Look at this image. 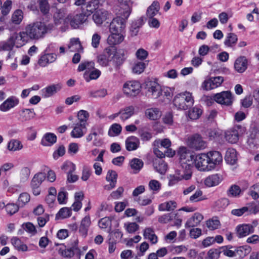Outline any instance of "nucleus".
Instances as JSON below:
<instances>
[{
    "label": "nucleus",
    "mask_w": 259,
    "mask_h": 259,
    "mask_svg": "<svg viewBox=\"0 0 259 259\" xmlns=\"http://www.w3.org/2000/svg\"><path fill=\"white\" fill-rule=\"evenodd\" d=\"M71 215V209L68 207H63L60 209L56 215V219H63L70 217Z\"/></svg>",
    "instance_id": "51"
},
{
    "label": "nucleus",
    "mask_w": 259,
    "mask_h": 259,
    "mask_svg": "<svg viewBox=\"0 0 259 259\" xmlns=\"http://www.w3.org/2000/svg\"><path fill=\"white\" fill-rule=\"evenodd\" d=\"M213 100L219 104L230 106L233 103L234 97L230 91H223L215 94L213 96Z\"/></svg>",
    "instance_id": "6"
},
{
    "label": "nucleus",
    "mask_w": 259,
    "mask_h": 259,
    "mask_svg": "<svg viewBox=\"0 0 259 259\" xmlns=\"http://www.w3.org/2000/svg\"><path fill=\"white\" fill-rule=\"evenodd\" d=\"M89 94L91 97L103 98L107 95V91L106 89H102L95 91H90Z\"/></svg>",
    "instance_id": "58"
},
{
    "label": "nucleus",
    "mask_w": 259,
    "mask_h": 259,
    "mask_svg": "<svg viewBox=\"0 0 259 259\" xmlns=\"http://www.w3.org/2000/svg\"><path fill=\"white\" fill-rule=\"evenodd\" d=\"M154 152L156 156L158 157L157 158L161 159L164 157L165 156H167L168 157H172L175 155V151L171 150V149L167 150V151L165 150L164 152L161 151L157 148H155L154 149Z\"/></svg>",
    "instance_id": "53"
},
{
    "label": "nucleus",
    "mask_w": 259,
    "mask_h": 259,
    "mask_svg": "<svg viewBox=\"0 0 259 259\" xmlns=\"http://www.w3.org/2000/svg\"><path fill=\"white\" fill-rule=\"evenodd\" d=\"M30 197L27 193L21 194L18 198L19 205L23 206L30 201Z\"/></svg>",
    "instance_id": "62"
},
{
    "label": "nucleus",
    "mask_w": 259,
    "mask_h": 259,
    "mask_svg": "<svg viewBox=\"0 0 259 259\" xmlns=\"http://www.w3.org/2000/svg\"><path fill=\"white\" fill-rule=\"evenodd\" d=\"M52 29V25H46L40 21H36L27 25L24 30L19 33L21 42H17V48H19L30 40H38L43 38Z\"/></svg>",
    "instance_id": "1"
},
{
    "label": "nucleus",
    "mask_w": 259,
    "mask_h": 259,
    "mask_svg": "<svg viewBox=\"0 0 259 259\" xmlns=\"http://www.w3.org/2000/svg\"><path fill=\"white\" fill-rule=\"evenodd\" d=\"M95 68V63L93 61H84L81 63L78 67L79 72L85 70V72H90Z\"/></svg>",
    "instance_id": "48"
},
{
    "label": "nucleus",
    "mask_w": 259,
    "mask_h": 259,
    "mask_svg": "<svg viewBox=\"0 0 259 259\" xmlns=\"http://www.w3.org/2000/svg\"><path fill=\"white\" fill-rule=\"evenodd\" d=\"M19 99L15 96H10L0 105V110L7 112L18 105Z\"/></svg>",
    "instance_id": "16"
},
{
    "label": "nucleus",
    "mask_w": 259,
    "mask_h": 259,
    "mask_svg": "<svg viewBox=\"0 0 259 259\" xmlns=\"http://www.w3.org/2000/svg\"><path fill=\"white\" fill-rule=\"evenodd\" d=\"M159 9V3L157 1H154L147 10V17L149 18H153L158 12Z\"/></svg>",
    "instance_id": "40"
},
{
    "label": "nucleus",
    "mask_w": 259,
    "mask_h": 259,
    "mask_svg": "<svg viewBox=\"0 0 259 259\" xmlns=\"http://www.w3.org/2000/svg\"><path fill=\"white\" fill-rule=\"evenodd\" d=\"M226 161L231 164H235L237 160V152L233 148H229L227 150L225 155Z\"/></svg>",
    "instance_id": "34"
},
{
    "label": "nucleus",
    "mask_w": 259,
    "mask_h": 259,
    "mask_svg": "<svg viewBox=\"0 0 259 259\" xmlns=\"http://www.w3.org/2000/svg\"><path fill=\"white\" fill-rule=\"evenodd\" d=\"M234 69L239 73L244 72L247 68V60L244 56H240L234 62Z\"/></svg>",
    "instance_id": "23"
},
{
    "label": "nucleus",
    "mask_w": 259,
    "mask_h": 259,
    "mask_svg": "<svg viewBox=\"0 0 259 259\" xmlns=\"http://www.w3.org/2000/svg\"><path fill=\"white\" fill-rule=\"evenodd\" d=\"M57 137L53 133H47L43 137L41 143L45 146H50L56 143Z\"/></svg>",
    "instance_id": "38"
},
{
    "label": "nucleus",
    "mask_w": 259,
    "mask_h": 259,
    "mask_svg": "<svg viewBox=\"0 0 259 259\" xmlns=\"http://www.w3.org/2000/svg\"><path fill=\"white\" fill-rule=\"evenodd\" d=\"M35 115L33 109H23L20 114V116L23 121L30 120L34 118Z\"/></svg>",
    "instance_id": "42"
},
{
    "label": "nucleus",
    "mask_w": 259,
    "mask_h": 259,
    "mask_svg": "<svg viewBox=\"0 0 259 259\" xmlns=\"http://www.w3.org/2000/svg\"><path fill=\"white\" fill-rule=\"evenodd\" d=\"M141 85L139 81L133 80L125 82L123 87V92L128 96L135 97L140 92Z\"/></svg>",
    "instance_id": "8"
},
{
    "label": "nucleus",
    "mask_w": 259,
    "mask_h": 259,
    "mask_svg": "<svg viewBox=\"0 0 259 259\" xmlns=\"http://www.w3.org/2000/svg\"><path fill=\"white\" fill-rule=\"evenodd\" d=\"M56 59V55L47 54L42 56L38 61V64L41 67H45L48 64L54 62Z\"/></svg>",
    "instance_id": "32"
},
{
    "label": "nucleus",
    "mask_w": 259,
    "mask_h": 259,
    "mask_svg": "<svg viewBox=\"0 0 259 259\" xmlns=\"http://www.w3.org/2000/svg\"><path fill=\"white\" fill-rule=\"evenodd\" d=\"M253 228L250 225L243 224L236 228V234L238 237L242 238L253 232Z\"/></svg>",
    "instance_id": "22"
},
{
    "label": "nucleus",
    "mask_w": 259,
    "mask_h": 259,
    "mask_svg": "<svg viewBox=\"0 0 259 259\" xmlns=\"http://www.w3.org/2000/svg\"><path fill=\"white\" fill-rule=\"evenodd\" d=\"M60 84H52L41 90L42 96L45 98L52 96L61 89Z\"/></svg>",
    "instance_id": "25"
},
{
    "label": "nucleus",
    "mask_w": 259,
    "mask_h": 259,
    "mask_svg": "<svg viewBox=\"0 0 259 259\" xmlns=\"http://www.w3.org/2000/svg\"><path fill=\"white\" fill-rule=\"evenodd\" d=\"M121 126L118 123H114L110 127L109 135L110 136H115L119 135L121 131Z\"/></svg>",
    "instance_id": "60"
},
{
    "label": "nucleus",
    "mask_w": 259,
    "mask_h": 259,
    "mask_svg": "<svg viewBox=\"0 0 259 259\" xmlns=\"http://www.w3.org/2000/svg\"><path fill=\"white\" fill-rule=\"evenodd\" d=\"M21 42L19 33H15L6 41L0 42V51H10L14 46L17 47V43Z\"/></svg>",
    "instance_id": "12"
},
{
    "label": "nucleus",
    "mask_w": 259,
    "mask_h": 259,
    "mask_svg": "<svg viewBox=\"0 0 259 259\" xmlns=\"http://www.w3.org/2000/svg\"><path fill=\"white\" fill-rule=\"evenodd\" d=\"M222 181V177L219 174H214L207 177L204 181L205 185L208 187L218 185Z\"/></svg>",
    "instance_id": "27"
},
{
    "label": "nucleus",
    "mask_w": 259,
    "mask_h": 259,
    "mask_svg": "<svg viewBox=\"0 0 259 259\" xmlns=\"http://www.w3.org/2000/svg\"><path fill=\"white\" fill-rule=\"evenodd\" d=\"M209 162V170L215 168L223 161V157L220 152L216 151H210L207 153Z\"/></svg>",
    "instance_id": "13"
},
{
    "label": "nucleus",
    "mask_w": 259,
    "mask_h": 259,
    "mask_svg": "<svg viewBox=\"0 0 259 259\" xmlns=\"http://www.w3.org/2000/svg\"><path fill=\"white\" fill-rule=\"evenodd\" d=\"M102 128L98 125H95L92 127L90 133L86 137L87 142H90L93 140V145L95 146H100L102 144L101 139L98 138L99 135L103 134Z\"/></svg>",
    "instance_id": "7"
},
{
    "label": "nucleus",
    "mask_w": 259,
    "mask_h": 259,
    "mask_svg": "<svg viewBox=\"0 0 259 259\" xmlns=\"http://www.w3.org/2000/svg\"><path fill=\"white\" fill-rule=\"evenodd\" d=\"M46 177L45 174L42 172L37 173L34 176L31 181L30 185L34 195H38L40 194L39 187L45 180Z\"/></svg>",
    "instance_id": "11"
},
{
    "label": "nucleus",
    "mask_w": 259,
    "mask_h": 259,
    "mask_svg": "<svg viewBox=\"0 0 259 259\" xmlns=\"http://www.w3.org/2000/svg\"><path fill=\"white\" fill-rule=\"evenodd\" d=\"M67 167H70L69 170L67 172V181L69 183L76 182L78 180V177L77 175L72 174L75 169V164L72 163H70L69 164H64L62 166V169L66 170Z\"/></svg>",
    "instance_id": "31"
},
{
    "label": "nucleus",
    "mask_w": 259,
    "mask_h": 259,
    "mask_svg": "<svg viewBox=\"0 0 259 259\" xmlns=\"http://www.w3.org/2000/svg\"><path fill=\"white\" fill-rule=\"evenodd\" d=\"M177 207V203L174 201H169L160 204L158 206L159 211H172Z\"/></svg>",
    "instance_id": "49"
},
{
    "label": "nucleus",
    "mask_w": 259,
    "mask_h": 259,
    "mask_svg": "<svg viewBox=\"0 0 259 259\" xmlns=\"http://www.w3.org/2000/svg\"><path fill=\"white\" fill-rule=\"evenodd\" d=\"M177 215V213H166L161 216H160L158 219V221L160 223L166 224L174 220V219H175Z\"/></svg>",
    "instance_id": "55"
},
{
    "label": "nucleus",
    "mask_w": 259,
    "mask_h": 259,
    "mask_svg": "<svg viewBox=\"0 0 259 259\" xmlns=\"http://www.w3.org/2000/svg\"><path fill=\"white\" fill-rule=\"evenodd\" d=\"M130 165L133 169L139 171L143 166V162L141 159L135 158L131 161Z\"/></svg>",
    "instance_id": "56"
},
{
    "label": "nucleus",
    "mask_w": 259,
    "mask_h": 259,
    "mask_svg": "<svg viewBox=\"0 0 259 259\" xmlns=\"http://www.w3.org/2000/svg\"><path fill=\"white\" fill-rule=\"evenodd\" d=\"M11 242L15 248L18 251H26L28 250L27 246L17 237H12Z\"/></svg>",
    "instance_id": "36"
},
{
    "label": "nucleus",
    "mask_w": 259,
    "mask_h": 259,
    "mask_svg": "<svg viewBox=\"0 0 259 259\" xmlns=\"http://www.w3.org/2000/svg\"><path fill=\"white\" fill-rule=\"evenodd\" d=\"M23 19V13L22 10L18 9L12 14L11 20L15 24H19Z\"/></svg>",
    "instance_id": "52"
},
{
    "label": "nucleus",
    "mask_w": 259,
    "mask_h": 259,
    "mask_svg": "<svg viewBox=\"0 0 259 259\" xmlns=\"http://www.w3.org/2000/svg\"><path fill=\"white\" fill-rule=\"evenodd\" d=\"M87 131V126H83L81 123H76L74 124L73 129L71 133V136L75 138L82 137Z\"/></svg>",
    "instance_id": "28"
},
{
    "label": "nucleus",
    "mask_w": 259,
    "mask_h": 259,
    "mask_svg": "<svg viewBox=\"0 0 259 259\" xmlns=\"http://www.w3.org/2000/svg\"><path fill=\"white\" fill-rule=\"evenodd\" d=\"M238 40L237 35L233 33H229L227 34L224 44L228 47H232L235 45Z\"/></svg>",
    "instance_id": "54"
},
{
    "label": "nucleus",
    "mask_w": 259,
    "mask_h": 259,
    "mask_svg": "<svg viewBox=\"0 0 259 259\" xmlns=\"http://www.w3.org/2000/svg\"><path fill=\"white\" fill-rule=\"evenodd\" d=\"M68 47L71 52H80L83 50L78 38H71Z\"/></svg>",
    "instance_id": "39"
},
{
    "label": "nucleus",
    "mask_w": 259,
    "mask_h": 259,
    "mask_svg": "<svg viewBox=\"0 0 259 259\" xmlns=\"http://www.w3.org/2000/svg\"><path fill=\"white\" fill-rule=\"evenodd\" d=\"M117 176V174L115 171L113 170L108 171L106 176V180L109 182V184L104 186V189L105 190L110 191L116 187Z\"/></svg>",
    "instance_id": "17"
},
{
    "label": "nucleus",
    "mask_w": 259,
    "mask_h": 259,
    "mask_svg": "<svg viewBox=\"0 0 259 259\" xmlns=\"http://www.w3.org/2000/svg\"><path fill=\"white\" fill-rule=\"evenodd\" d=\"M232 248H234V247L232 246H223L221 248L222 252H223L225 255L231 257L237 256V255L239 254V252H242V251L239 248H235L234 250L231 249Z\"/></svg>",
    "instance_id": "37"
},
{
    "label": "nucleus",
    "mask_w": 259,
    "mask_h": 259,
    "mask_svg": "<svg viewBox=\"0 0 259 259\" xmlns=\"http://www.w3.org/2000/svg\"><path fill=\"white\" fill-rule=\"evenodd\" d=\"M194 99L191 93L185 92L177 95L174 99V104L178 109L186 110L193 105Z\"/></svg>",
    "instance_id": "3"
},
{
    "label": "nucleus",
    "mask_w": 259,
    "mask_h": 259,
    "mask_svg": "<svg viewBox=\"0 0 259 259\" xmlns=\"http://www.w3.org/2000/svg\"><path fill=\"white\" fill-rule=\"evenodd\" d=\"M238 130V127H234L227 131L225 132V139L226 141L232 144L236 143L239 139V133Z\"/></svg>",
    "instance_id": "20"
},
{
    "label": "nucleus",
    "mask_w": 259,
    "mask_h": 259,
    "mask_svg": "<svg viewBox=\"0 0 259 259\" xmlns=\"http://www.w3.org/2000/svg\"><path fill=\"white\" fill-rule=\"evenodd\" d=\"M145 114L146 116L151 120H156L161 115V113L160 110L156 108L147 109Z\"/></svg>",
    "instance_id": "47"
},
{
    "label": "nucleus",
    "mask_w": 259,
    "mask_h": 259,
    "mask_svg": "<svg viewBox=\"0 0 259 259\" xmlns=\"http://www.w3.org/2000/svg\"><path fill=\"white\" fill-rule=\"evenodd\" d=\"M223 81L222 76L212 77L203 82L202 88L207 91L211 90L220 87Z\"/></svg>",
    "instance_id": "14"
},
{
    "label": "nucleus",
    "mask_w": 259,
    "mask_h": 259,
    "mask_svg": "<svg viewBox=\"0 0 259 259\" xmlns=\"http://www.w3.org/2000/svg\"><path fill=\"white\" fill-rule=\"evenodd\" d=\"M135 107L129 106L121 109L119 110L120 119L124 121L132 117L135 113Z\"/></svg>",
    "instance_id": "29"
},
{
    "label": "nucleus",
    "mask_w": 259,
    "mask_h": 259,
    "mask_svg": "<svg viewBox=\"0 0 259 259\" xmlns=\"http://www.w3.org/2000/svg\"><path fill=\"white\" fill-rule=\"evenodd\" d=\"M189 146L196 150H201L206 147V142L199 134H194L189 138L188 140Z\"/></svg>",
    "instance_id": "9"
},
{
    "label": "nucleus",
    "mask_w": 259,
    "mask_h": 259,
    "mask_svg": "<svg viewBox=\"0 0 259 259\" xmlns=\"http://www.w3.org/2000/svg\"><path fill=\"white\" fill-rule=\"evenodd\" d=\"M222 252V249L220 248H212L210 249L207 252L208 257L209 259H218Z\"/></svg>",
    "instance_id": "64"
},
{
    "label": "nucleus",
    "mask_w": 259,
    "mask_h": 259,
    "mask_svg": "<svg viewBox=\"0 0 259 259\" xmlns=\"http://www.w3.org/2000/svg\"><path fill=\"white\" fill-rule=\"evenodd\" d=\"M112 55H113V51L110 48H106L103 54L98 56L97 62L102 66H106L111 60Z\"/></svg>",
    "instance_id": "19"
},
{
    "label": "nucleus",
    "mask_w": 259,
    "mask_h": 259,
    "mask_svg": "<svg viewBox=\"0 0 259 259\" xmlns=\"http://www.w3.org/2000/svg\"><path fill=\"white\" fill-rule=\"evenodd\" d=\"M6 210L8 214L12 215L19 210V206L14 203H9L5 205Z\"/></svg>",
    "instance_id": "63"
},
{
    "label": "nucleus",
    "mask_w": 259,
    "mask_h": 259,
    "mask_svg": "<svg viewBox=\"0 0 259 259\" xmlns=\"http://www.w3.org/2000/svg\"><path fill=\"white\" fill-rule=\"evenodd\" d=\"M153 167L158 173L163 175L167 170V164L162 159L155 158L153 161Z\"/></svg>",
    "instance_id": "30"
},
{
    "label": "nucleus",
    "mask_w": 259,
    "mask_h": 259,
    "mask_svg": "<svg viewBox=\"0 0 259 259\" xmlns=\"http://www.w3.org/2000/svg\"><path fill=\"white\" fill-rule=\"evenodd\" d=\"M30 170L27 167H23L21 169L20 173V180L21 182L24 183L28 180Z\"/></svg>",
    "instance_id": "59"
},
{
    "label": "nucleus",
    "mask_w": 259,
    "mask_h": 259,
    "mask_svg": "<svg viewBox=\"0 0 259 259\" xmlns=\"http://www.w3.org/2000/svg\"><path fill=\"white\" fill-rule=\"evenodd\" d=\"M202 111L198 107H194L189 112V116L192 120L197 119L202 114Z\"/></svg>",
    "instance_id": "57"
},
{
    "label": "nucleus",
    "mask_w": 259,
    "mask_h": 259,
    "mask_svg": "<svg viewBox=\"0 0 259 259\" xmlns=\"http://www.w3.org/2000/svg\"><path fill=\"white\" fill-rule=\"evenodd\" d=\"M196 168L200 171H209V162L207 154H198L193 160Z\"/></svg>",
    "instance_id": "10"
},
{
    "label": "nucleus",
    "mask_w": 259,
    "mask_h": 259,
    "mask_svg": "<svg viewBox=\"0 0 259 259\" xmlns=\"http://www.w3.org/2000/svg\"><path fill=\"white\" fill-rule=\"evenodd\" d=\"M140 140L136 137L131 136L125 140L126 149L128 151H134L140 146Z\"/></svg>",
    "instance_id": "24"
},
{
    "label": "nucleus",
    "mask_w": 259,
    "mask_h": 259,
    "mask_svg": "<svg viewBox=\"0 0 259 259\" xmlns=\"http://www.w3.org/2000/svg\"><path fill=\"white\" fill-rule=\"evenodd\" d=\"M101 73V71L99 70L94 68V69L92 70L89 72H85L83 74V77L87 82H89L91 80L98 78Z\"/></svg>",
    "instance_id": "41"
},
{
    "label": "nucleus",
    "mask_w": 259,
    "mask_h": 259,
    "mask_svg": "<svg viewBox=\"0 0 259 259\" xmlns=\"http://www.w3.org/2000/svg\"><path fill=\"white\" fill-rule=\"evenodd\" d=\"M130 13L126 11L124 15V18L117 17L114 18L110 24V32L122 33L125 27L126 20L130 16Z\"/></svg>",
    "instance_id": "4"
},
{
    "label": "nucleus",
    "mask_w": 259,
    "mask_h": 259,
    "mask_svg": "<svg viewBox=\"0 0 259 259\" xmlns=\"http://www.w3.org/2000/svg\"><path fill=\"white\" fill-rule=\"evenodd\" d=\"M242 191L237 185H232L227 191V195L230 197H239Z\"/></svg>",
    "instance_id": "44"
},
{
    "label": "nucleus",
    "mask_w": 259,
    "mask_h": 259,
    "mask_svg": "<svg viewBox=\"0 0 259 259\" xmlns=\"http://www.w3.org/2000/svg\"><path fill=\"white\" fill-rule=\"evenodd\" d=\"M143 25V20L139 18L135 21H133L130 28V32L132 36H136L139 31L140 28Z\"/></svg>",
    "instance_id": "46"
},
{
    "label": "nucleus",
    "mask_w": 259,
    "mask_h": 259,
    "mask_svg": "<svg viewBox=\"0 0 259 259\" xmlns=\"http://www.w3.org/2000/svg\"><path fill=\"white\" fill-rule=\"evenodd\" d=\"M99 0H92L87 3L86 11L83 12L88 16H90L99 7Z\"/></svg>",
    "instance_id": "43"
},
{
    "label": "nucleus",
    "mask_w": 259,
    "mask_h": 259,
    "mask_svg": "<svg viewBox=\"0 0 259 259\" xmlns=\"http://www.w3.org/2000/svg\"><path fill=\"white\" fill-rule=\"evenodd\" d=\"M108 12L104 9L96 11L93 15L92 18L97 25H101L107 18Z\"/></svg>",
    "instance_id": "21"
},
{
    "label": "nucleus",
    "mask_w": 259,
    "mask_h": 259,
    "mask_svg": "<svg viewBox=\"0 0 259 259\" xmlns=\"http://www.w3.org/2000/svg\"><path fill=\"white\" fill-rule=\"evenodd\" d=\"M180 172V170H178L175 175L170 177V179H169L168 183V185L169 186H173L178 183L180 181L183 179L188 180L191 178L192 171H186L183 170L182 174Z\"/></svg>",
    "instance_id": "15"
},
{
    "label": "nucleus",
    "mask_w": 259,
    "mask_h": 259,
    "mask_svg": "<svg viewBox=\"0 0 259 259\" xmlns=\"http://www.w3.org/2000/svg\"><path fill=\"white\" fill-rule=\"evenodd\" d=\"M77 117L78 119L77 123H81L83 126L88 125L87 121L89 117V113L88 111L83 110H80L78 112Z\"/></svg>",
    "instance_id": "50"
},
{
    "label": "nucleus",
    "mask_w": 259,
    "mask_h": 259,
    "mask_svg": "<svg viewBox=\"0 0 259 259\" xmlns=\"http://www.w3.org/2000/svg\"><path fill=\"white\" fill-rule=\"evenodd\" d=\"M107 38V42L111 46L118 45L123 41L124 36L122 33L110 32Z\"/></svg>",
    "instance_id": "26"
},
{
    "label": "nucleus",
    "mask_w": 259,
    "mask_h": 259,
    "mask_svg": "<svg viewBox=\"0 0 259 259\" xmlns=\"http://www.w3.org/2000/svg\"><path fill=\"white\" fill-rule=\"evenodd\" d=\"M146 95L154 99H157L162 95V89L160 85L155 81L148 80L145 82Z\"/></svg>",
    "instance_id": "5"
},
{
    "label": "nucleus",
    "mask_w": 259,
    "mask_h": 259,
    "mask_svg": "<svg viewBox=\"0 0 259 259\" xmlns=\"http://www.w3.org/2000/svg\"><path fill=\"white\" fill-rule=\"evenodd\" d=\"M206 224L209 229L211 230L217 229L220 226V221L218 219L213 218L207 221Z\"/></svg>",
    "instance_id": "61"
},
{
    "label": "nucleus",
    "mask_w": 259,
    "mask_h": 259,
    "mask_svg": "<svg viewBox=\"0 0 259 259\" xmlns=\"http://www.w3.org/2000/svg\"><path fill=\"white\" fill-rule=\"evenodd\" d=\"M143 236L145 239H148L152 244H156L157 242V237L154 233L153 228L148 227L144 230Z\"/></svg>",
    "instance_id": "35"
},
{
    "label": "nucleus",
    "mask_w": 259,
    "mask_h": 259,
    "mask_svg": "<svg viewBox=\"0 0 259 259\" xmlns=\"http://www.w3.org/2000/svg\"><path fill=\"white\" fill-rule=\"evenodd\" d=\"M88 16L83 12L79 14H76L73 17L69 18L70 20V25L73 28H77L80 25L84 23L88 18Z\"/></svg>",
    "instance_id": "18"
},
{
    "label": "nucleus",
    "mask_w": 259,
    "mask_h": 259,
    "mask_svg": "<svg viewBox=\"0 0 259 259\" xmlns=\"http://www.w3.org/2000/svg\"><path fill=\"white\" fill-rule=\"evenodd\" d=\"M23 148V145L21 142L16 139H12L8 144L7 149L10 151H16L20 150Z\"/></svg>",
    "instance_id": "45"
},
{
    "label": "nucleus",
    "mask_w": 259,
    "mask_h": 259,
    "mask_svg": "<svg viewBox=\"0 0 259 259\" xmlns=\"http://www.w3.org/2000/svg\"><path fill=\"white\" fill-rule=\"evenodd\" d=\"M179 155L180 163L182 168L185 171H191V168L194 163V155L190 152L186 147H181L178 151Z\"/></svg>",
    "instance_id": "2"
},
{
    "label": "nucleus",
    "mask_w": 259,
    "mask_h": 259,
    "mask_svg": "<svg viewBox=\"0 0 259 259\" xmlns=\"http://www.w3.org/2000/svg\"><path fill=\"white\" fill-rule=\"evenodd\" d=\"M203 219V215L199 213H195L193 216L188 220L186 227L191 228L198 226Z\"/></svg>",
    "instance_id": "33"
}]
</instances>
